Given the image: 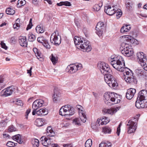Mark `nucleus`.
Masks as SVG:
<instances>
[{
    "label": "nucleus",
    "mask_w": 147,
    "mask_h": 147,
    "mask_svg": "<svg viewBox=\"0 0 147 147\" xmlns=\"http://www.w3.org/2000/svg\"><path fill=\"white\" fill-rule=\"evenodd\" d=\"M112 66L117 71L124 72L127 68L125 67V61L123 58L121 56L113 55L109 58Z\"/></svg>",
    "instance_id": "obj_1"
},
{
    "label": "nucleus",
    "mask_w": 147,
    "mask_h": 147,
    "mask_svg": "<svg viewBox=\"0 0 147 147\" xmlns=\"http://www.w3.org/2000/svg\"><path fill=\"white\" fill-rule=\"evenodd\" d=\"M74 43L78 49H81L84 51L89 52L92 49L90 42L83 38L75 36L74 39Z\"/></svg>",
    "instance_id": "obj_2"
},
{
    "label": "nucleus",
    "mask_w": 147,
    "mask_h": 147,
    "mask_svg": "<svg viewBox=\"0 0 147 147\" xmlns=\"http://www.w3.org/2000/svg\"><path fill=\"white\" fill-rule=\"evenodd\" d=\"M46 134L47 136H49L47 137L42 136L40 139V142L44 146H48L49 145H51L52 146V144H55L53 143L55 141V134L51 126L47 127Z\"/></svg>",
    "instance_id": "obj_3"
},
{
    "label": "nucleus",
    "mask_w": 147,
    "mask_h": 147,
    "mask_svg": "<svg viewBox=\"0 0 147 147\" xmlns=\"http://www.w3.org/2000/svg\"><path fill=\"white\" fill-rule=\"evenodd\" d=\"M104 96L105 103L109 105L118 103L121 101L120 96L114 92H106L104 94Z\"/></svg>",
    "instance_id": "obj_4"
},
{
    "label": "nucleus",
    "mask_w": 147,
    "mask_h": 147,
    "mask_svg": "<svg viewBox=\"0 0 147 147\" xmlns=\"http://www.w3.org/2000/svg\"><path fill=\"white\" fill-rule=\"evenodd\" d=\"M59 113L60 115L64 116L66 117H70L74 114V109L70 105H65L60 108Z\"/></svg>",
    "instance_id": "obj_5"
},
{
    "label": "nucleus",
    "mask_w": 147,
    "mask_h": 147,
    "mask_svg": "<svg viewBox=\"0 0 147 147\" xmlns=\"http://www.w3.org/2000/svg\"><path fill=\"white\" fill-rule=\"evenodd\" d=\"M123 72V76L122 78L124 79L127 83L129 84L133 83L136 79L134 78L133 73L132 71L128 68H126Z\"/></svg>",
    "instance_id": "obj_6"
},
{
    "label": "nucleus",
    "mask_w": 147,
    "mask_h": 147,
    "mask_svg": "<svg viewBox=\"0 0 147 147\" xmlns=\"http://www.w3.org/2000/svg\"><path fill=\"white\" fill-rule=\"evenodd\" d=\"M131 48V47L128 44L123 42L121 44L120 49L123 54L129 57L132 56L134 53L133 50Z\"/></svg>",
    "instance_id": "obj_7"
},
{
    "label": "nucleus",
    "mask_w": 147,
    "mask_h": 147,
    "mask_svg": "<svg viewBox=\"0 0 147 147\" xmlns=\"http://www.w3.org/2000/svg\"><path fill=\"white\" fill-rule=\"evenodd\" d=\"M138 119L134 118L129 120L127 124L128 133L131 134L134 133L137 127V121Z\"/></svg>",
    "instance_id": "obj_8"
},
{
    "label": "nucleus",
    "mask_w": 147,
    "mask_h": 147,
    "mask_svg": "<svg viewBox=\"0 0 147 147\" xmlns=\"http://www.w3.org/2000/svg\"><path fill=\"white\" fill-rule=\"evenodd\" d=\"M97 67L104 75L111 74L112 72L111 70L108 65L104 62H99Z\"/></svg>",
    "instance_id": "obj_9"
},
{
    "label": "nucleus",
    "mask_w": 147,
    "mask_h": 147,
    "mask_svg": "<svg viewBox=\"0 0 147 147\" xmlns=\"http://www.w3.org/2000/svg\"><path fill=\"white\" fill-rule=\"evenodd\" d=\"M137 55L141 66L144 70L147 71V57L142 52L138 53Z\"/></svg>",
    "instance_id": "obj_10"
},
{
    "label": "nucleus",
    "mask_w": 147,
    "mask_h": 147,
    "mask_svg": "<svg viewBox=\"0 0 147 147\" xmlns=\"http://www.w3.org/2000/svg\"><path fill=\"white\" fill-rule=\"evenodd\" d=\"M50 40L51 42L55 45H58L60 44L61 41V37L57 30H55L54 32L52 34Z\"/></svg>",
    "instance_id": "obj_11"
},
{
    "label": "nucleus",
    "mask_w": 147,
    "mask_h": 147,
    "mask_svg": "<svg viewBox=\"0 0 147 147\" xmlns=\"http://www.w3.org/2000/svg\"><path fill=\"white\" fill-rule=\"evenodd\" d=\"M16 89L15 87L12 86L7 88L3 90L2 91V93H3L2 96H7L11 95L14 92H15V91Z\"/></svg>",
    "instance_id": "obj_12"
},
{
    "label": "nucleus",
    "mask_w": 147,
    "mask_h": 147,
    "mask_svg": "<svg viewBox=\"0 0 147 147\" xmlns=\"http://www.w3.org/2000/svg\"><path fill=\"white\" fill-rule=\"evenodd\" d=\"M96 34L100 37L101 36L105 29L103 22H98L96 26Z\"/></svg>",
    "instance_id": "obj_13"
},
{
    "label": "nucleus",
    "mask_w": 147,
    "mask_h": 147,
    "mask_svg": "<svg viewBox=\"0 0 147 147\" xmlns=\"http://www.w3.org/2000/svg\"><path fill=\"white\" fill-rule=\"evenodd\" d=\"M82 67L81 64L70 65L67 67L69 71L71 74L76 72L78 70L81 69Z\"/></svg>",
    "instance_id": "obj_14"
},
{
    "label": "nucleus",
    "mask_w": 147,
    "mask_h": 147,
    "mask_svg": "<svg viewBox=\"0 0 147 147\" xmlns=\"http://www.w3.org/2000/svg\"><path fill=\"white\" fill-rule=\"evenodd\" d=\"M53 92L52 96L53 100L54 102L57 103L60 100L61 93L56 88L54 89Z\"/></svg>",
    "instance_id": "obj_15"
},
{
    "label": "nucleus",
    "mask_w": 147,
    "mask_h": 147,
    "mask_svg": "<svg viewBox=\"0 0 147 147\" xmlns=\"http://www.w3.org/2000/svg\"><path fill=\"white\" fill-rule=\"evenodd\" d=\"M147 98V91L143 90L140 91L138 93L137 100L143 101Z\"/></svg>",
    "instance_id": "obj_16"
},
{
    "label": "nucleus",
    "mask_w": 147,
    "mask_h": 147,
    "mask_svg": "<svg viewBox=\"0 0 147 147\" xmlns=\"http://www.w3.org/2000/svg\"><path fill=\"white\" fill-rule=\"evenodd\" d=\"M136 106L138 109L147 107V100L143 101L137 100L135 103Z\"/></svg>",
    "instance_id": "obj_17"
},
{
    "label": "nucleus",
    "mask_w": 147,
    "mask_h": 147,
    "mask_svg": "<svg viewBox=\"0 0 147 147\" xmlns=\"http://www.w3.org/2000/svg\"><path fill=\"white\" fill-rule=\"evenodd\" d=\"M44 103V100L39 99L35 100L33 103L32 107L33 109H37L43 106Z\"/></svg>",
    "instance_id": "obj_18"
},
{
    "label": "nucleus",
    "mask_w": 147,
    "mask_h": 147,
    "mask_svg": "<svg viewBox=\"0 0 147 147\" xmlns=\"http://www.w3.org/2000/svg\"><path fill=\"white\" fill-rule=\"evenodd\" d=\"M105 12L108 15L112 16L115 13V10L114 7H111V5H107L105 7Z\"/></svg>",
    "instance_id": "obj_19"
},
{
    "label": "nucleus",
    "mask_w": 147,
    "mask_h": 147,
    "mask_svg": "<svg viewBox=\"0 0 147 147\" xmlns=\"http://www.w3.org/2000/svg\"><path fill=\"white\" fill-rule=\"evenodd\" d=\"M136 92L135 89L132 88H130L128 89L126 93V98L129 100H131L134 96Z\"/></svg>",
    "instance_id": "obj_20"
},
{
    "label": "nucleus",
    "mask_w": 147,
    "mask_h": 147,
    "mask_svg": "<svg viewBox=\"0 0 147 147\" xmlns=\"http://www.w3.org/2000/svg\"><path fill=\"white\" fill-rule=\"evenodd\" d=\"M119 110V107H116L111 109L104 108L103 109L102 111L106 113L113 115Z\"/></svg>",
    "instance_id": "obj_21"
},
{
    "label": "nucleus",
    "mask_w": 147,
    "mask_h": 147,
    "mask_svg": "<svg viewBox=\"0 0 147 147\" xmlns=\"http://www.w3.org/2000/svg\"><path fill=\"white\" fill-rule=\"evenodd\" d=\"M19 42L20 45L22 47H26L27 46V42L26 36H20L19 38Z\"/></svg>",
    "instance_id": "obj_22"
},
{
    "label": "nucleus",
    "mask_w": 147,
    "mask_h": 147,
    "mask_svg": "<svg viewBox=\"0 0 147 147\" xmlns=\"http://www.w3.org/2000/svg\"><path fill=\"white\" fill-rule=\"evenodd\" d=\"M110 121V119L107 117L104 116L102 119H98L97 122L99 125H105L108 123Z\"/></svg>",
    "instance_id": "obj_23"
},
{
    "label": "nucleus",
    "mask_w": 147,
    "mask_h": 147,
    "mask_svg": "<svg viewBox=\"0 0 147 147\" xmlns=\"http://www.w3.org/2000/svg\"><path fill=\"white\" fill-rule=\"evenodd\" d=\"M48 113V111L47 109L46 108H42L37 111V115L42 116L47 115Z\"/></svg>",
    "instance_id": "obj_24"
},
{
    "label": "nucleus",
    "mask_w": 147,
    "mask_h": 147,
    "mask_svg": "<svg viewBox=\"0 0 147 147\" xmlns=\"http://www.w3.org/2000/svg\"><path fill=\"white\" fill-rule=\"evenodd\" d=\"M131 28L129 25L124 24L121 29L120 32L121 33H123L129 31Z\"/></svg>",
    "instance_id": "obj_25"
},
{
    "label": "nucleus",
    "mask_w": 147,
    "mask_h": 147,
    "mask_svg": "<svg viewBox=\"0 0 147 147\" xmlns=\"http://www.w3.org/2000/svg\"><path fill=\"white\" fill-rule=\"evenodd\" d=\"M110 87L113 88L115 89L117 86H118V84L116 81L115 78H113L112 80L109 82L107 84Z\"/></svg>",
    "instance_id": "obj_26"
},
{
    "label": "nucleus",
    "mask_w": 147,
    "mask_h": 147,
    "mask_svg": "<svg viewBox=\"0 0 147 147\" xmlns=\"http://www.w3.org/2000/svg\"><path fill=\"white\" fill-rule=\"evenodd\" d=\"M12 139L16 140L20 144L23 142V140L22 139L21 136L20 134H17L12 136Z\"/></svg>",
    "instance_id": "obj_27"
},
{
    "label": "nucleus",
    "mask_w": 147,
    "mask_h": 147,
    "mask_svg": "<svg viewBox=\"0 0 147 147\" xmlns=\"http://www.w3.org/2000/svg\"><path fill=\"white\" fill-rule=\"evenodd\" d=\"M126 38L128 41L131 42V43L135 45L138 44V40L134 38L133 37L131 36H127Z\"/></svg>",
    "instance_id": "obj_28"
},
{
    "label": "nucleus",
    "mask_w": 147,
    "mask_h": 147,
    "mask_svg": "<svg viewBox=\"0 0 147 147\" xmlns=\"http://www.w3.org/2000/svg\"><path fill=\"white\" fill-rule=\"evenodd\" d=\"M113 77L110 74L104 75V80L105 82L107 84L111 80Z\"/></svg>",
    "instance_id": "obj_29"
},
{
    "label": "nucleus",
    "mask_w": 147,
    "mask_h": 147,
    "mask_svg": "<svg viewBox=\"0 0 147 147\" xmlns=\"http://www.w3.org/2000/svg\"><path fill=\"white\" fill-rule=\"evenodd\" d=\"M44 121L43 119H37L35 122V124L38 126H41L43 125Z\"/></svg>",
    "instance_id": "obj_30"
},
{
    "label": "nucleus",
    "mask_w": 147,
    "mask_h": 147,
    "mask_svg": "<svg viewBox=\"0 0 147 147\" xmlns=\"http://www.w3.org/2000/svg\"><path fill=\"white\" fill-rule=\"evenodd\" d=\"M2 118L3 119L1 121V126L5 127L7 125V119L6 117H4L3 115H2Z\"/></svg>",
    "instance_id": "obj_31"
},
{
    "label": "nucleus",
    "mask_w": 147,
    "mask_h": 147,
    "mask_svg": "<svg viewBox=\"0 0 147 147\" xmlns=\"http://www.w3.org/2000/svg\"><path fill=\"white\" fill-rule=\"evenodd\" d=\"M50 59L53 64H55L57 62L58 58L57 55L52 54L51 56L50 57Z\"/></svg>",
    "instance_id": "obj_32"
},
{
    "label": "nucleus",
    "mask_w": 147,
    "mask_h": 147,
    "mask_svg": "<svg viewBox=\"0 0 147 147\" xmlns=\"http://www.w3.org/2000/svg\"><path fill=\"white\" fill-rule=\"evenodd\" d=\"M111 143L108 142H107L101 143L99 145V147H111Z\"/></svg>",
    "instance_id": "obj_33"
},
{
    "label": "nucleus",
    "mask_w": 147,
    "mask_h": 147,
    "mask_svg": "<svg viewBox=\"0 0 147 147\" xmlns=\"http://www.w3.org/2000/svg\"><path fill=\"white\" fill-rule=\"evenodd\" d=\"M57 5L58 6L65 5L66 6H70L71 5V3L68 1H61L60 3H57Z\"/></svg>",
    "instance_id": "obj_34"
},
{
    "label": "nucleus",
    "mask_w": 147,
    "mask_h": 147,
    "mask_svg": "<svg viewBox=\"0 0 147 147\" xmlns=\"http://www.w3.org/2000/svg\"><path fill=\"white\" fill-rule=\"evenodd\" d=\"M6 12L7 14L13 15L15 13V11L13 9L10 7L6 9Z\"/></svg>",
    "instance_id": "obj_35"
},
{
    "label": "nucleus",
    "mask_w": 147,
    "mask_h": 147,
    "mask_svg": "<svg viewBox=\"0 0 147 147\" xmlns=\"http://www.w3.org/2000/svg\"><path fill=\"white\" fill-rule=\"evenodd\" d=\"M80 114H81L82 115L80 116V119L81 121L83 123H85L86 120V115L84 111L80 112Z\"/></svg>",
    "instance_id": "obj_36"
},
{
    "label": "nucleus",
    "mask_w": 147,
    "mask_h": 147,
    "mask_svg": "<svg viewBox=\"0 0 147 147\" xmlns=\"http://www.w3.org/2000/svg\"><path fill=\"white\" fill-rule=\"evenodd\" d=\"M6 75H1V88H3L6 85L3 82L4 78L6 77Z\"/></svg>",
    "instance_id": "obj_37"
},
{
    "label": "nucleus",
    "mask_w": 147,
    "mask_h": 147,
    "mask_svg": "<svg viewBox=\"0 0 147 147\" xmlns=\"http://www.w3.org/2000/svg\"><path fill=\"white\" fill-rule=\"evenodd\" d=\"M26 3V1L25 0H18L17 4V6L18 8H20L24 5Z\"/></svg>",
    "instance_id": "obj_38"
},
{
    "label": "nucleus",
    "mask_w": 147,
    "mask_h": 147,
    "mask_svg": "<svg viewBox=\"0 0 147 147\" xmlns=\"http://www.w3.org/2000/svg\"><path fill=\"white\" fill-rule=\"evenodd\" d=\"M33 50L38 59H39V58H41V53L37 48H34Z\"/></svg>",
    "instance_id": "obj_39"
},
{
    "label": "nucleus",
    "mask_w": 147,
    "mask_h": 147,
    "mask_svg": "<svg viewBox=\"0 0 147 147\" xmlns=\"http://www.w3.org/2000/svg\"><path fill=\"white\" fill-rule=\"evenodd\" d=\"M111 130L109 127H106L103 128L102 132L105 134H110Z\"/></svg>",
    "instance_id": "obj_40"
},
{
    "label": "nucleus",
    "mask_w": 147,
    "mask_h": 147,
    "mask_svg": "<svg viewBox=\"0 0 147 147\" xmlns=\"http://www.w3.org/2000/svg\"><path fill=\"white\" fill-rule=\"evenodd\" d=\"M32 144L34 147H38L39 146V141L36 139H33L32 140Z\"/></svg>",
    "instance_id": "obj_41"
},
{
    "label": "nucleus",
    "mask_w": 147,
    "mask_h": 147,
    "mask_svg": "<svg viewBox=\"0 0 147 147\" xmlns=\"http://www.w3.org/2000/svg\"><path fill=\"white\" fill-rule=\"evenodd\" d=\"M36 30L37 33H42L44 32V29L41 27L40 25H38L36 28Z\"/></svg>",
    "instance_id": "obj_42"
},
{
    "label": "nucleus",
    "mask_w": 147,
    "mask_h": 147,
    "mask_svg": "<svg viewBox=\"0 0 147 147\" xmlns=\"http://www.w3.org/2000/svg\"><path fill=\"white\" fill-rule=\"evenodd\" d=\"M28 40L30 42L34 41L35 39V36L32 33H29L28 35Z\"/></svg>",
    "instance_id": "obj_43"
},
{
    "label": "nucleus",
    "mask_w": 147,
    "mask_h": 147,
    "mask_svg": "<svg viewBox=\"0 0 147 147\" xmlns=\"http://www.w3.org/2000/svg\"><path fill=\"white\" fill-rule=\"evenodd\" d=\"M136 74L138 76H141L144 74V70L140 68H138L136 70Z\"/></svg>",
    "instance_id": "obj_44"
},
{
    "label": "nucleus",
    "mask_w": 147,
    "mask_h": 147,
    "mask_svg": "<svg viewBox=\"0 0 147 147\" xmlns=\"http://www.w3.org/2000/svg\"><path fill=\"white\" fill-rule=\"evenodd\" d=\"M92 144V142L91 139L88 140L85 143V147H91Z\"/></svg>",
    "instance_id": "obj_45"
},
{
    "label": "nucleus",
    "mask_w": 147,
    "mask_h": 147,
    "mask_svg": "<svg viewBox=\"0 0 147 147\" xmlns=\"http://www.w3.org/2000/svg\"><path fill=\"white\" fill-rule=\"evenodd\" d=\"M115 13H116V17L118 19L121 16L122 14V13L120 9H118L117 11L115 10Z\"/></svg>",
    "instance_id": "obj_46"
},
{
    "label": "nucleus",
    "mask_w": 147,
    "mask_h": 147,
    "mask_svg": "<svg viewBox=\"0 0 147 147\" xmlns=\"http://www.w3.org/2000/svg\"><path fill=\"white\" fill-rule=\"evenodd\" d=\"M102 6V4H101L100 6L99 5L95 4L93 7V9L94 11H98L100 10V7Z\"/></svg>",
    "instance_id": "obj_47"
},
{
    "label": "nucleus",
    "mask_w": 147,
    "mask_h": 147,
    "mask_svg": "<svg viewBox=\"0 0 147 147\" xmlns=\"http://www.w3.org/2000/svg\"><path fill=\"white\" fill-rule=\"evenodd\" d=\"M73 123L74 124L80 125H81L80 121L79 119L76 118L73 120Z\"/></svg>",
    "instance_id": "obj_48"
},
{
    "label": "nucleus",
    "mask_w": 147,
    "mask_h": 147,
    "mask_svg": "<svg viewBox=\"0 0 147 147\" xmlns=\"http://www.w3.org/2000/svg\"><path fill=\"white\" fill-rule=\"evenodd\" d=\"M17 131V129L13 125H10L8 127V131L9 132H12Z\"/></svg>",
    "instance_id": "obj_49"
},
{
    "label": "nucleus",
    "mask_w": 147,
    "mask_h": 147,
    "mask_svg": "<svg viewBox=\"0 0 147 147\" xmlns=\"http://www.w3.org/2000/svg\"><path fill=\"white\" fill-rule=\"evenodd\" d=\"M133 4V3L132 1H129L126 4V8L128 9L132 8Z\"/></svg>",
    "instance_id": "obj_50"
},
{
    "label": "nucleus",
    "mask_w": 147,
    "mask_h": 147,
    "mask_svg": "<svg viewBox=\"0 0 147 147\" xmlns=\"http://www.w3.org/2000/svg\"><path fill=\"white\" fill-rule=\"evenodd\" d=\"M42 45L47 49H50L51 48V46L46 40L43 43Z\"/></svg>",
    "instance_id": "obj_51"
},
{
    "label": "nucleus",
    "mask_w": 147,
    "mask_h": 147,
    "mask_svg": "<svg viewBox=\"0 0 147 147\" xmlns=\"http://www.w3.org/2000/svg\"><path fill=\"white\" fill-rule=\"evenodd\" d=\"M46 40L44 39V38L43 37H39L37 38L38 41L42 44Z\"/></svg>",
    "instance_id": "obj_52"
},
{
    "label": "nucleus",
    "mask_w": 147,
    "mask_h": 147,
    "mask_svg": "<svg viewBox=\"0 0 147 147\" xmlns=\"http://www.w3.org/2000/svg\"><path fill=\"white\" fill-rule=\"evenodd\" d=\"M6 145L9 147H12L15 146V144L13 142L9 141L6 144Z\"/></svg>",
    "instance_id": "obj_53"
},
{
    "label": "nucleus",
    "mask_w": 147,
    "mask_h": 147,
    "mask_svg": "<svg viewBox=\"0 0 147 147\" xmlns=\"http://www.w3.org/2000/svg\"><path fill=\"white\" fill-rule=\"evenodd\" d=\"M1 46L2 48L5 50H7V47L6 45L4 43L3 41H1Z\"/></svg>",
    "instance_id": "obj_54"
},
{
    "label": "nucleus",
    "mask_w": 147,
    "mask_h": 147,
    "mask_svg": "<svg viewBox=\"0 0 147 147\" xmlns=\"http://www.w3.org/2000/svg\"><path fill=\"white\" fill-rule=\"evenodd\" d=\"M98 125H99L98 124H96L95 123H92L91 124L92 128L94 129H97Z\"/></svg>",
    "instance_id": "obj_55"
},
{
    "label": "nucleus",
    "mask_w": 147,
    "mask_h": 147,
    "mask_svg": "<svg viewBox=\"0 0 147 147\" xmlns=\"http://www.w3.org/2000/svg\"><path fill=\"white\" fill-rule=\"evenodd\" d=\"M121 125V123H119V126L117 128V136H119L120 134V127Z\"/></svg>",
    "instance_id": "obj_56"
},
{
    "label": "nucleus",
    "mask_w": 147,
    "mask_h": 147,
    "mask_svg": "<svg viewBox=\"0 0 147 147\" xmlns=\"http://www.w3.org/2000/svg\"><path fill=\"white\" fill-rule=\"evenodd\" d=\"M32 3L36 6H39V0H32Z\"/></svg>",
    "instance_id": "obj_57"
},
{
    "label": "nucleus",
    "mask_w": 147,
    "mask_h": 147,
    "mask_svg": "<svg viewBox=\"0 0 147 147\" xmlns=\"http://www.w3.org/2000/svg\"><path fill=\"white\" fill-rule=\"evenodd\" d=\"M20 26V24L18 23H16L13 24V27L14 29H18Z\"/></svg>",
    "instance_id": "obj_58"
},
{
    "label": "nucleus",
    "mask_w": 147,
    "mask_h": 147,
    "mask_svg": "<svg viewBox=\"0 0 147 147\" xmlns=\"http://www.w3.org/2000/svg\"><path fill=\"white\" fill-rule=\"evenodd\" d=\"M16 104L20 106H22L23 105V103L22 101L21 100H18L16 101Z\"/></svg>",
    "instance_id": "obj_59"
},
{
    "label": "nucleus",
    "mask_w": 147,
    "mask_h": 147,
    "mask_svg": "<svg viewBox=\"0 0 147 147\" xmlns=\"http://www.w3.org/2000/svg\"><path fill=\"white\" fill-rule=\"evenodd\" d=\"M31 109H27L26 112V114L25 115V116L26 119H27L28 118V116L30 112Z\"/></svg>",
    "instance_id": "obj_60"
},
{
    "label": "nucleus",
    "mask_w": 147,
    "mask_h": 147,
    "mask_svg": "<svg viewBox=\"0 0 147 147\" xmlns=\"http://www.w3.org/2000/svg\"><path fill=\"white\" fill-rule=\"evenodd\" d=\"M16 42L15 37L14 36L11 37L10 39V42L11 43H14Z\"/></svg>",
    "instance_id": "obj_61"
},
{
    "label": "nucleus",
    "mask_w": 147,
    "mask_h": 147,
    "mask_svg": "<svg viewBox=\"0 0 147 147\" xmlns=\"http://www.w3.org/2000/svg\"><path fill=\"white\" fill-rule=\"evenodd\" d=\"M64 147H72V145L71 144H65L63 145Z\"/></svg>",
    "instance_id": "obj_62"
},
{
    "label": "nucleus",
    "mask_w": 147,
    "mask_h": 147,
    "mask_svg": "<svg viewBox=\"0 0 147 147\" xmlns=\"http://www.w3.org/2000/svg\"><path fill=\"white\" fill-rule=\"evenodd\" d=\"M76 107L79 110L81 111L80 112H81L82 111H83L82 110V107L81 106L79 105H78L76 106Z\"/></svg>",
    "instance_id": "obj_63"
},
{
    "label": "nucleus",
    "mask_w": 147,
    "mask_h": 147,
    "mask_svg": "<svg viewBox=\"0 0 147 147\" xmlns=\"http://www.w3.org/2000/svg\"><path fill=\"white\" fill-rule=\"evenodd\" d=\"M32 25V23L29 24L28 25L27 27L26 28V30H28L29 29H30L31 28Z\"/></svg>",
    "instance_id": "obj_64"
}]
</instances>
